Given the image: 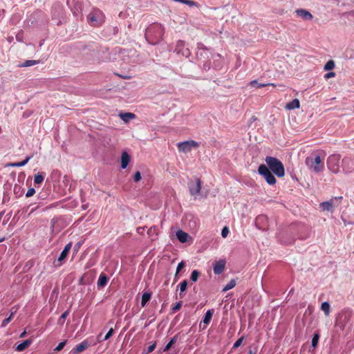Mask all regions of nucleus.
I'll return each instance as SVG.
<instances>
[{
	"label": "nucleus",
	"instance_id": "f257e3e1",
	"mask_svg": "<svg viewBox=\"0 0 354 354\" xmlns=\"http://www.w3.org/2000/svg\"><path fill=\"white\" fill-rule=\"evenodd\" d=\"M165 28L160 24H153L149 26L145 34L146 39L151 44H158L162 38Z\"/></svg>",
	"mask_w": 354,
	"mask_h": 354
},
{
	"label": "nucleus",
	"instance_id": "f03ea898",
	"mask_svg": "<svg viewBox=\"0 0 354 354\" xmlns=\"http://www.w3.org/2000/svg\"><path fill=\"white\" fill-rule=\"evenodd\" d=\"M305 163L310 171L316 174L322 171L324 169V158H322L317 153H313L308 156Z\"/></svg>",
	"mask_w": 354,
	"mask_h": 354
},
{
	"label": "nucleus",
	"instance_id": "7ed1b4c3",
	"mask_svg": "<svg viewBox=\"0 0 354 354\" xmlns=\"http://www.w3.org/2000/svg\"><path fill=\"white\" fill-rule=\"evenodd\" d=\"M266 162L268 169L271 170L279 178L284 176V167L279 160L274 157L267 156L266 158Z\"/></svg>",
	"mask_w": 354,
	"mask_h": 354
},
{
	"label": "nucleus",
	"instance_id": "20e7f679",
	"mask_svg": "<svg viewBox=\"0 0 354 354\" xmlns=\"http://www.w3.org/2000/svg\"><path fill=\"white\" fill-rule=\"evenodd\" d=\"M88 23L93 26H100L104 19L103 12L98 8H94L87 16Z\"/></svg>",
	"mask_w": 354,
	"mask_h": 354
},
{
	"label": "nucleus",
	"instance_id": "39448f33",
	"mask_svg": "<svg viewBox=\"0 0 354 354\" xmlns=\"http://www.w3.org/2000/svg\"><path fill=\"white\" fill-rule=\"evenodd\" d=\"M341 156L339 154L330 155L327 159L328 169L334 174H338L339 171V162Z\"/></svg>",
	"mask_w": 354,
	"mask_h": 354
},
{
	"label": "nucleus",
	"instance_id": "423d86ee",
	"mask_svg": "<svg viewBox=\"0 0 354 354\" xmlns=\"http://www.w3.org/2000/svg\"><path fill=\"white\" fill-rule=\"evenodd\" d=\"M258 171L259 174L262 175L264 177L265 180L269 185H272L276 183L275 177L266 165H261L259 167Z\"/></svg>",
	"mask_w": 354,
	"mask_h": 354
},
{
	"label": "nucleus",
	"instance_id": "0eeeda50",
	"mask_svg": "<svg viewBox=\"0 0 354 354\" xmlns=\"http://www.w3.org/2000/svg\"><path fill=\"white\" fill-rule=\"evenodd\" d=\"M342 198V196L332 198L328 201H325L320 203V207L324 211L333 212L334 208L337 207L340 204Z\"/></svg>",
	"mask_w": 354,
	"mask_h": 354
},
{
	"label": "nucleus",
	"instance_id": "6e6552de",
	"mask_svg": "<svg viewBox=\"0 0 354 354\" xmlns=\"http://www.w3.org/2000/svg\"><path fill=\"white\" fill-rule=\"evenodd\" d=\"M198 146V143L194 140L185 141L178 143V150L184 153L189 152L193 147H197Z\"/></svg>",
	"mask_w": 354,
	"mask_h": 354
},
{
	"label": "nucleus",
	"instance_id": "1a4fd4ad",
	"mask_svg": "<svg viewBox=\"0 0 354 354\" xmlns=\"http://www.w3.org/2000/svg\"><path fill=\"white\" fill-rule=\"evenodd\" d=\"M342 169L345 174H350L354 171V158L345 157L342 160Z\"/></svg>",
	"mask_w": 354,
	"mask_h": 354
},
{
	"label": "nucleus",
	"instance_id": "9d476101",
	"mask_svg": "<svg viewBox=\"0 0 354 354\" xmlns=\"http://www.w3.org/2000/svg\"><path fill=\"white\" fill-rule=\"evenodd\" d=\"M188 187L191 195H198L201 189V180L197 178L195 181H190L188 184Z\"/></svg>",
	"mask_w": 354,
	"mask_h": 354
},
{
	"label": "nucleus",
	"instance_id": "9b49d317",
	"mask_svg": "<svg viewBox=\"0 0 354 354\" xmlns=\"http://www.w3.org/2000/svg\"><path fill=\"white\" fill-rule=\"evenodd\" d=\"M268 218L265 215H259L255 219V225L259 230H265L267 227Z\"/></svg>",
	"mask_w": 354,
	"mask_h": 354
},
{
	"label": "nucleus",
	"instance_id": "f8f14e48",
	"mask_svg": "<svg viewBox=\"0 0 354 354\" xmlns=\"http://www.w3.org/2000/svg\"><path fill=\"white\" fill-rule=\"evenodd\" d=\"M225 263L226 261L224 259L215 261L213 266L214 272L216 274H221L224 271Z\"/></svg>",
	"mask_w": 354,
	"mask_h": 354
},
{
	"label": "nucleus",
	"instance_id": "ddd939ff",
	"mask_svg": "<svg viewBox=\"0 0 354 354\" xmlns=\"http://www.w3.org/2000/svg\"><path fill=\"white\" fill-rule=\"evenodd\" d=\"M108 281H109V278L107 277V276L104 273H101L99 276V278H98V280L97 282V286L98 289H101V288H103L104 287H105L108 283Z\"/></svg>",
	"mask_w": 354,
	"mask_h": 354
},
{
	"label": "nucleus",
	"instance_id": "4468645a",
	"mask_svg": "<svg viewBox=\"0 0 354 354\" xmlns=\"http://www.w3.org/2000/svg\"><path fill=\"white\" fill-rule=\"evenodd\" d=\"M250 86L252 87L257 88H261V87L270 86H276V85H274V84L266 83V82H262L261 80V81H259V80L251 81L250 82Z\"/></svg>",
	"mask_w": 354,
	"mask_h": 354
},
{
	"label": "nucleus",
	"instance_id": "2eb2a0df",
	"mask_svg": "<svg viewBox=\"0 0 354 354\" xmlns=\"http://www.w3.org/2000/svg\"><path fill=\"white\" fill-rule=\"evenodd\" d=\"M297 14L305 20H311L313 17L308 10L304 9H298L296 10Z\"/></svg>",
	"mask_w": 354,
	"mask_h": 354
},
{
	"label": "nucleus",
	"instance_id": "dca6fc26",
	"mask_svg": "<svg viewBox=\"0 0 354 354\" xmlns=\"http://www.w3.org/2000/svg\"><path fill=\"white\" fill-rule=\"evenodd\" d=\"M176 237L180 243H186L189 237V234L184 231L179 230L176 232Z\"/></svg>",
	"mask_w": 354,
	"mask_h": 354
},
{
	"label": "nucleus",
	"instance_id": "f3484780",
	"mask_svg": "<svg viewBox=\"0 0 354 354\" xmlns=\"http://www.w3.org/2000/svg\"><path fill=\"white\" fill-rule=\"evenodd\" d=\"M88 346V343L87 341L84 340L80 344L77 345L75 348L73 350L74 354H77L84 351Z\"/></svg>",
	"mask_w": 354,
	"mask_h": 354
},
{
	"label": "nucleus",
	"instance_id": "a211bd4d",
	"mask_svg": "<svg viewBox=\"0 0 354 354\" xmlns=\"http://www.w3.org/2000/svg\"><path fill=\"white\" fill-rule=\"evenodd\" d=\"M31 344H32L31 339H26L17 346L16 351H19V352L23 351L26 348H27Z\"/></svg>",
	"mask_w": 354,
	"mask_h": 354
},
{
	"label": "nucleus",
	"instance_id": "6ab92c4d",
	"mask_svg": "<svg viewBox=\"0 0 354 354\" xmlns=\"http://www.w3.org/2000/svg\"><path fill=\"white\" fill-rule=\"evenodd\" d=\"M119 116L126 123L136 117L135 114L132 113H120Z\"/></svg>",
	"mask_w": 354,
	"mask_h": 354
},
{
	"label": "nucleus",
	"instance_id": "aec40b11",
	"mask_svg": "<svg viewBox=\"0 0 354 354\" xmlns=\"http://www.w3.org/2000/svg\"><path fill=\"white\" fill-rule=\"evenodd\" d=\"M129 160L130 157L129 154L126 151L123 152L121 157V167L122 169H125L127 167Z\"/></svg>",
	"mask_w": 354,
	"mask_h": 354
},
{
	"label": "nucleus",
	"instance_id": "412c9836",
	"mask_svg": "<svg viewBox=\"0 0 354 354\" xmlns=\"http://www.w3.org/2000/svg\"><path fill=\"white\" fill-rule=\"evenodd\" d=\"M285 108L288 110H293L299 108V101L298 99H295L289 103H287Z\"/></svg>",
	"mask_w": 354,
	"mask_h": 354
},
{
	"label": "nucleus",
	"instance_id": "4be33fe9",
	"mask_svg": "<svg viewBox=\"0 0 354 354\" xmlns=\"http://www.w3.org/2000/svg\"><path fill=\"white\" fill-rule=\"evenodd\" d=\"M151 297V294L148 292H145L142 294V300H141V306L144 307L147 303L150 300Z\"/></svg>",
	"mask_w": 354,
	"mask_h": 354
},
{
	"label": "nucleus",
	"instance_id": "5701e85b",
	"mask_svg": "<svg viewBox=\"0 0 354 354\" xmlns=\"http://www.w3.org/2000/svg\"><path fill=\"white\" fill-rule=\"evenodd\" d=\"M335 62L333 59H330L324 65V70L326 71H331L335 68Z\"/></svg>",
	"mask_w": 354,
	"mask_h": 354
},
{
	"label": "nucleus",
	"instance_id": "b1692460",
	"mask_svg": "<svg viewBox=\"0 0 354 354\" xmlns=\"http://www.w3.org/2000/svg\"><path fill=\"white\" fill-rule=\"evenodd\" d=\"M236 280L231 279L230 281V282L223 287L222 291L227 292V290L232 289L236 286Z\"/></svg>",
	"mask_w": 354,
	"mask_h": 354
},
{
	"label": "nucleus",
	"instance_id": "393cba45",
	"mask_svg": "<svg viewBox=\"0 0 354 354\" xmlns=\"http://www.w3.org/2000/svg\"><path fill=\"white\" fill-rule=\"evenodd\" d=\"M330 306L328 302L325 301L322 304L321 309L324 312L325 315L328 316L330 313Z\"/></svg>",
	"mask_w": 354,
	"mask_h": 354
},
{
	"label": "nucleus",
	"instance_id": "a878e982",
	"mask_svg": "<svg viewBox=\"0 0 354 354\" xmlns=\"http://www.w3.org/2000/svg\"><path fill=\"white\" fill-rule=\"evenodd\" d=\"M187 281L183 280L182 282L180 283L179 287H180V297H183V293L185 292L187 287Z\"/></svg>",
	"mask_w": 354,
	"mask_h": 354
},
{
	"label": "nucleus",
	"instance_id": "bb28decb",
	"mask_svg": "<svg viewBox=\"0 0 354 354\" xmlns=\"http://www.w3.org/2000/svg\"><path fill=\"white\" fill-rule=\"evenodd\" d=\"M212 314H213V313L210 310H209L206 312V313L203 317V320L204 324H208L210 322V320L212 317Z\"/></svg>",
	"mask_w": 354,
	"mask_h": 354
},
{
	"label": "nucleus",
	"instance_id": "cd10ccee",
	"mask_svg": "<svg viewBox=\"0 0 354 354\" xmlns=\"http://www.w3.org/2000/svg\"><path fill=\"white\" fill-rule=\"evenodd\" d=\"M32 156H28L24 160H23L21 162H15V165H14L15 166V167L25 166L28 162V161L32 158Z\"/></svg>",
	"mask_w": 354,
	"mask_h": 354
},
{
	"label": "nucleus",
	"instance_id": "c85d7f7f",
	"mask_svg": "<svg viewBox=\"0 0 354 354\" xmlns=\"http://www.w3.org/2000/svg\"><path fill=\"white\" fill-rule=\"evenodd\" d=\"M44 176L41 174L38 173L34 177V182L35 184H40L44 181Z\"/></svg>",
	"mask_w": 354,
	"mask_h": 354
},
{
	"label": "nucleus",
	"instance_id": "c756f323",
	"mask_svg": "<svg viewBox=\"0 0 354 354\" xmlns=\"http://www.w3.org/2000/svg\"><path fill=\"white\" fill-rule=\"evenodd\" d=\"M199 274H200V273L198 270H193L191 274L190 279L192 281L196 282L198 280Z\"/></svg>",
	"mask_w": 354,
	"mask_h": 354
},
{
	"label": "nucleus",
	"instance_id": "7c9ffc66",
	"mask_svg": "<svg viewBox=\"0 0 354 354\" xmlns=\"http://www.w3.org/2000/svg\"><path fill=\"white\" fill-rule=\"evenodd\" d=\"M176 342V337H172L170 341L168 342V344L166 345V346L165 347V349L164 351H168L170 349V348L173 346V344H174Z\"/></svg>",
	"mask_w": 354,
	"mask_h": 354
},
{
	"label": "nucleus",
	"instance_id": "2f4dec72",
	"mask_svg": "<svg viewBox=\"0 0 354 354\" xmlns=\"http://www.w3.org/2000/svg\"><path fill=\"white\" fill-rule=\"evenodd\" d=\"M319 336L318 334H315L312 339V346L315 348L318 344Z\"/></svg>",
	"mask_w": 354,
	"mask_h": 354
},
{
	"label": "nucleus",
	"instance_id": "473e14b6",
	"mask_svg": "<svg viewBox=\"0 0 354 354\" xmlns=\"http://www.w3.org/2000/svg\"><path fill=\"white\" fill-rule=\"evenodd\" d=\"M16 312V310H15L14 312H11V315L9 317L5 319L3 322H2V324H1V326L3 327H5L12 319V315L13 314Z\"/></svg>",
	"mask_w": 354,
	"mask_h": 354
},
{
	"label": "nucleus",
	"instance_id": "72a5a7b5",
	"mask_svg": "<svg viewBox=\"0 0 354 354\" xmlns=\"http://www.w3.org/2000/svg\"><path fill=\"white\" fill-rule=\"evenodd\" d=\"M66 340H64L63 342H61L57 346V347L54 349L55 351L56 352H58V351H60L64 347V346L66 345Z\"/></svg>",
	"mask_w": 354,
	"mask_h": 354
},
{
	"label": "nucleus",
	"instance_id": "f704fd0d",
	"mask_svg": "<svg viewBox=\"0 0 354 354\" xmlns=\"http://www.w3.org/2000/svg\"><path fill=\"white\" fill-rule=\"evenodd\" d=\"M38 62L37 61H35V60H27L26 61V62L22 65V66H26V67H28V66H33L36 64H37Z\"/></svg>",
	"mask_w": 354,
	"mask_h": 354
},
{
	"label": "nucleus",
	"instance_id": "c9c22d12",
	"mask_svg": "<svg viewBox=\"0 0 354 354\" xmlns=\"http://www.w3.org/2000/svg\"><path fill=\"white\" fill-rule=\"evenodd\" d=\"M185 267V263L183 261H181L180 262L178 266H177V268H176V274H175V276L177 277L178 274L179 273V272L181 270V269H183V268Z\"/></svg>",
	"mask_w": 354,
	"mask_h": 354
},
{
	"label": "nucleus",
	"instance_id": "e433bc0d",
	"mask_svg": "<svg viewBox=\"0 0 354 354\" xmlns=\"http://www.w3.org/2000/svg\"><path fill=\"white\" fill-rule=\"evenodd\" d=\"M183 302L179 301L172 308L173 313H176V311L179 310L182 306Z\"/></svg>",
	"mask_w": 354,
	"mask_h": 354
},
{
	"label": "nucleus",
	"instance_id": "4c0bfd02",
	"mask_svg": "<svg viewBox=\"0 0 354 354\" xmlns=\"http://www.w3.org/2000/svg\"><path fill=\"white\" fill-rule=\"evenodd\" d=\"M229 234V229L227 227H224L221 231V236L225 238Z\"/></svg>",
	"mask_w": 354,
	"mask_h": 354
},
{
	"label": "nucleus",
	"instance_id": "58836bf2",
	"mask_svg": "<svg viewBox=\"0 0 354 354\" xmlns=\"http://www.w3.org/2000/svg\"><path fill=\"white\" fill-rule=\"evenodd\" d=\"M243 340V337H241L239 339H237L235 343L233 345V348H236L241 346Z\"/></svg>",
	"mask_w": 354,
	"mask_h": 354
},
{
	"label": "nucleus",
	"instance_id": "ea45409f",
	"mask_svg": "<svg viewBox=\"0 0 354 354\" xmlns=\"http://www.w3.org/2000/svg\"><path fill=\"white\" fill-rule=\"evenodd\" d=\"M113 333V328L109 329V330L108 331L106 335L104 336L103 340L105 341V340H107L108 339H109L112 336Z\"/></svg>",
	"mask_w": 354,
	"mask_h": 354
},
{
	"label": "nucleus",
	"instance_id": "a19ab883",
	"mask_svg": "<svg viewBox=\"0 0 354 354\" xmlns=\"http://www.w3.org/2000/svg\"><path fill=\"white\" fill-rule=\"evenodd\" d=\"M35 193V190L34 188H29L28 192H26V197H30L33 196Z\"/></svg>",
	"mask_w": 354,
	"mask_h": 354
},
{
	"label": "nucleus",
	"instance_id": "79ce46f5",
	"mask_svg": "<svg viewBox=\"0 0 354 354\" xmlns=\"http://www.w3.org/2000/svg\"><path fill=\"white\" fill-rule=\"evenodd\" d=\"M141 179V174L140 171H136L133 176V180L135 182H138Z\"/></svg>",
	"mask_w": 354,
	"mask_h": 354
},
{
	"label": "nucleus",
	"instance_id": "37998d69",
	"mask_svg": "<svg viewBox=\"0 0 354 354\" xmlns=\"http://www.w3.org/2000/svg\"><path fill=\"white\" fill-rule=\"evenodd\" d=\"M335 76V73L334 72H328L324 75V78L328 80L329 78L333 77Z\"/></svg>",
	"mask_w": 354,
	"mask_h": 354
},
{
	"label": "nucleus",
	"instance_id": "c03bdc74",
	"mask_svg": "<svg viewBox=\"0 0 354 354\" xmlns=\"http://www.w3.org/2000/svg\"><path fill=\"white\" fill-rule=\"evenodd\" d=\"M68 255V254L64 252V250H62L59 257L58 258V261H62V260H64L66 256Z\"/></svg>",
	"mask_w": 354,
	"mask_h": 354
},
{
	"label": "nucleus",
	"instance_id": "a18cd8bd",
	"mask_svg": "<svg viewBox=\"0 0 354 354\" xmlns=\"http://www.w3.org/2000/svg\"><path fill=\"white\" fill-rule=\"evenodd\" d=\"M71 247H72V243H69L67 245H66V246L63 250L68 254L69 250H71Z\"/></svg>",
	"mask_w": 354,
	"mask_h": 354
},
{
	"label": "nucleus",
	"instance_id": "49530a36",
	"mask_svg": "<svg viewBox=\"0 0 354 354\" xmlns=\"http://www.w3.org/2000/svg\"><path fill=\"white\" fill-rule=\"evenodd\" d=\"M71 247H72V243H69L67 245H66V246L63 250L68 254L69 250H71Z\"/></svg>",
	"mask_w": 354,
	"mask_h": 354
},
{
	"label": "nucleus",
	"instance_id": "de8ad7c7",
	"mask_svg": "<svg viewBox=\"0 0 354 354\" xmlns=\"http://www.w3.org/2000/svg\"><path fill=\"white\" fill-rule=\"evenodd\" d=\"M156 348V343H153L152 345H150L147 348V353L152 352Z\"/></svg>",
	"mask_w": 354,
	"mask_h": 354
},
{
	"label": "nucleus",
	"instance_id": "09e8293b",
	"mask_svg": "<svg viewBox=\"0 0 354 354\" xmlns=\"http://www.w3.org/2000/svg\"><path fill=\"white\" fill-rule=\"evenodd\" d=\"M68 315V311H65L60 317V319H65Z\"/></svg>",
	"mask_w": 354,
	"mask_h": 354
},
{
	"label": "nucleus",
	"instance_id": "8fccbe9b",
	"mask_svg": "<svg viewBox=\"0 0 354 354\" xmlns=\"http://www.w3.org/2000/svg\"><path fill=\"white\" fill-rule=\"evenodd\" d=\"M183 46H184V41H178V44H177V47L178 48H181Z\"/></svg>",
	"mask_w": 354,
	"mask_h": 354
},
{
	"label": "nucleus",
	"instance_id": "3c124183",
	"mask_svg": "<svg viewBox=\"0 0 354 354\" xmlns=\"http://www.w3.org/2000/svg\"><path fill=\"white\" fill-rule=\"evenodd\" d=\"M257 118L254 115H252V116L251 117L250 120V122L251 123V122H254V121H256V120H257Z\"/></svg>",
	"mask_w": 354,
	"mask_h": 354
},
{
	"label": "nucleus",
	"instance_id": "603ef678",
	"mask_svg": "<svg viewBox=\"0 0 354 354\" xmlns=\"http://www.w3.org/2000/svg\"><path fill=\"white\" fill-rule=\"evenodd\" d=\"M88 203L87 204H84V205H82V207L83 209L85 210V209H86L88 208Z\"/></svg>",
	"mask_w": 354,
	"mask_h": 354
},
{
	"label": "nucleus",
	"instance_id": "864d4df0",
	"mask_svg": "<svg viewBox=\"0 0 354 354\" xmlns=\"http://www.w3.org/2000/svg\"><path fill=\"white\" fill-rule=\"evenodd\" d=\"M14 165H15V162H11V163L8 164V166L15 167V166Z\"/></svg>",
	"mask_w": 354,
	"mask_h": 354
},
{
	"label": "nucleus",
	"instance_id": "5fc2aeb1",
	"mask_svg": "<svg viewBox=\"0 0 354 354\" xmlns=\"http://www.w3.org/2000/svg\"><path fill=\"white\" fill-rule=\"evenodd\" d=\"M133 101H134V99L128 98V99L127 100V102H133Z\"/></svg>",
	"mask_w": 354,
	"mask_h": 354
},
{
	"label": "nucleus",
	"instance_id": "6e6d98bb",
	"mask_svg": "<svg viewBox=\"0 0 354 354\" xmlns=\"http://www.w3.org/2000/svg\"><path fill=\"white\" fill-rule=\"evenodd\" d=\"M26 331H24L21 335H20V337H24L25 335H26Z\"/></svg>",
	"mask_w": 354,
	"mask_h": 354
},
{
	"label": "nucleus",
	"instance_id": "4d7b16f0",
	"mask_svg": "<svg viewBox=\"0 0 354 354\" xmlns=\"http://www.w3.org/2000/svg\"><path fill=\"white\" fill-rule=\"evenodd\" d=\"M16 38H17V41H21L20 37L19 36V35H17Z\"/></svg>",
	"mask_w": 354,
	"mask_h": 354
},
{
	"label": "nucleus",
	"instance_id": "13d9d810",
	"mask_svg": "<svg viewBox=\"0 0 354 354\" xmlns=\"http://www.w3.org/2000/svg\"><path fill=\"white\" fill-rule=\"evenodd\" d=\"M3 215V212H0V219L2 218Z\"/></svg>",
	"mask_w": 354,
	"mask_h": 354
}]
</instances>
